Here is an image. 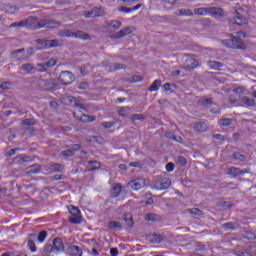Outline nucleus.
<instances>
[{
  "instance_id": "1",
  "label": "nucleus",
  "mask_w": 256,
  "mask_h": 256,
  "mask_svg": "<svg viewBox=\"0 0 256 256\" xmlns=\"http://www.w3.org/2000/svg\"><path fill=\"white\" fill-rule=\"evenodd\" d=\"M24 21V27L26 29H57L61 27V23L54 20H37L36 17H28Z\"/></svg>"
},
{
  "instance_id": "2",
  "label": "nucleus",
  "mask_w": 256,
  "mask_h": 256,
  "mask_svg": "<svg viewBox=\"0 0 256 256\" xmlns=\"http://www.w3.org/2000/svg\"><path fill=\"white\" fill-rule=\"evenodd\" d=\"M43 251L45 255H51V253H63L65 251V244L61 237H56L52 240V243L48 242L45 244Z\"/></svg>"
},
{
  "instance_id": "3",
  "label": "nucleus",
  "mask_w": 256,
  "mask_h": 256,
  "mask_svg": "<svg viewBox=\"0 0 256 256\" xmlns=\"http://www.w3.org/2000/svg\"><path fill=\"white\" fill-rule=\"evenodd\" d=\"M58 37H68L74 39H81L82 41H91V35L82 30H77L76 32L70 29L60 30L57 33Z\"/></svg>"
},
{
  "instance_id": "4",
  "label": "nucleus",
  "mask_w": 256,
  "mask_h": 256,
  "mask_svg": "<svg viewBox=\"0 0 256 256\" xmlns=\"http://www.w3.org/2000/svg\"><path fill=\"white\" fill-rule=\"evenodd\" d=\"M222 43L229 49H247V46L245 43H243V40L235 36H231L229 39L223 40Z\"/></svg>"
},
{
  "instance_id": "5",
  "label": "nucleus",
  "mask_w": 256,
  "mask_h": 256,
  "mask_svg": "<svg viewBox=\"0 0 256 256\" xmlns=\"http://www.w3.org/2000/svg\"><path fill=\"white\" fill-rule=\"evenodd\" d=\"M171 187V179L165 178L163 176L157 177L153 183V189L157 191H165Z\"/></svg>"
},
{
  "instance_id": "6",
  "label": "nucleus",
  "mask_w": 256,
  "mask_h": 256,
  "mask_svg": "<svg viewBox=\"0 0 256 256\" xmlns=\"http://www.w3.org/2000/svg\"><path fill=\"white\" fill-rule=\"evenodd\" d=\"M63 103H65V105H72V107H76L79 113H83V111L87 109L85 105L81 104V102H79V100L73 96H65L63 98Z\"/></svg>"
},
{
  "instance_id": "7",
  "label": "nucleus",
  "mask_w": 256,
  "mask_h": 256,
  "mask_svg": "<svg viewBox=\"0 0 256 256\" xmlns=\"http://www.w3.org/2000/svg\"><path fill=\"white\" fill-rule=\"evenodd\" d=\"M70 212V216L68 218V221L70 223H73L74 225H79V223H81V221H83V218L81 217V211L79 210V208L73 206L71 209H69Z\"/></svg>"
},
{
  "instance_id": "8",
  "label": "nucleus",
  "mask_w": 256,
  "mask_h": 256,
  "mask_svg": "<svg viewBox=\"0 0 256 256\" xmlns=\"http://www.w3.org/2000/svg\"><path fill=\"white\" fill-rule=\"evenodd\" d=\"M58 81L65 86L71 85V83L75 81V75H73L71 71H62L59 75Z\"/></svg>"
},
{
  "instance_id": "9",
  "label": "nucleus",
  "mask_w": 256,
  "mask_h": 256,
  "mask_svg": "<svg viewBox=\"0 0 256 256\" xmlns=\"http://www.w3.org/2000/svg\"><path fill=\"white\" fill-rule=\"evenodd\" d=\"M105 15V8L103 7H94L92 10L84 12V17L86 19H89L91 17H105Z\"/></svg>"
},
{
  "instance_id": "10",
  "label": "nucleus",
  "mask_w": 256,
  "mask_h": 256,
  "mask_svg": "<svg viewBox=\"0 0 256 256\" xmlns=\"http://www.w3.org/2000/svg\"><path fill=\"white\" fill-rule=\"evenodd\" d=\"M239 11H241V9L236 10L235 15L232 17V19L229 20L230 23H232V25H238V26L247 25L248 20Z\"/></svg>"
},
{
  "instance_id": "11",
  "label": "nucleus",
  "mask_w": 256,
  "mask_h": 256,
  "mask_svg": "<svg viewBox=\"0 0 256 256\" xmlns=\"http://www.w3.org/2000/svg\"><path fill=\"white\" fill-rule=\"evenodd\" d=\"M199 67V61H197L193 56L186 55L184 62L185 71H191V69H197Z\"/></svg>"
},
{
  "instance_id": "12",
  "label": "nucleus",
  "mask_w": 256,
  "mask_h": 256,
  "mask_svg": "<svg viewBox=\"0 0 256 256\" xmlns=\"http://www.w3.org/2000/svg\"><path fill=\"white\" fill-rule=\"evenodd\" d=\"M40 88L42 89V91H55L59 89V85L49 80H41Z\"/></svg>"
},
{
  "instance_id": "13",
  "label": "nucleus",
  "mask_w": 256,
  "mask_h": 256,
  "mask_svg": "<svg viewBox=\"0 0 256 256\" xmlns=\"http://www.w3.org/2000/svg\"><path fill=\"white\" fill-rule=\"evenodd\" d=\"M208 15L215 17L216 19H223L227 15L223 8L209 7Z\"/></svg>"
},
{
  "instance_id": "14",
  "label": "nucleus",
  "mask_w": 256,
  "mask_h": 256,
  "mask_svg": "<svg viewBox=\"0 0 256 256\" xmlns=\"http://www.w3.org/2000/svg\"><path fill=\"white\" fill-rule=\"evenodd\" d=\"M121 28V21L118 20H108L104 23V29L110 31L111 33L117 31V29Z\"/></svg>"
},
{
  "instance_id": "15",
  "label": "nucleus",
  "mask_w": 256,
  "mask_h": 256,
  "mask_svg": "<svg viewBox=\"0 0 256 256\" xmlns=\"http://www.w3.org/2000/svg\"><path fill=\"white\" fill-rule=\"evenodd\" d=\"M48 171L50 173H63L65 171V165L51 162L48 164Z\"/></svg>"
},
{
  "instance_id": "16",
  "label": "nucleus",
  "mask_w": 256,
  "mask_h": 256,
  "mask_svg": "<svg viewBox=\"0 0 256 256\" xmlns=\"http://www.w3.org/2000/svg\"><path fill=\"white\" fill-rule=\"evenodd\" d=\"M129 185L134 191H139V189H143V187H145V179L138 178L132 180L130 181Z\"/></svg>"
},
{
  "instance_id": "17",
  "label": "nucleus",
  "mask_w": 256,
  "mask_h": 256,
  "mask_svg": "<svg viewBox=\"0 0 256 256\" xmlns=\"http://www.w3.org/2000/svg\"><path fill=\"white\" fill-rule=\"evenodd\" d=\"M66 253L70 256H83V250L75 245L68 246Z\"/></svg>"
},
{
  "instance_id": "18",
  "label": "nucleus",
  "mask_w": 256,
  "mask_h": 256,
  "mask_svg": "<svg viewBox=\"0 0 256 256\" xmlns=\"http://www.w3.org/2000/svg\"><path fill=\"white\" fill-rule=\"evenodd\" d=\"M27 175H37V173H41V165L33 164L26 168Z\"/></svg>"
},
{
  "instance_id": "19",
  "label": "nucleus",
  "mask_w": 256,
  "mask_h": 256,
  "mask_svg": "<svg viewBox=\"0 0 256 256\" xmlns=\"http://www.w3.org/2000/svg\"><path fill=\"white\" fill-rule=\"evenodd\" d=\"M133 33L132 27H126L121 29L118 33L115 34V39H121V37H126V35H131Z\"/></svg>"
},
{
  "instance_id": "20",
  "label": "nucleus",
  "mask_w": 256,
  "mask_h": 256,
  "mask_svg": "<svg viewBox=\"0 0 256 256\" xmlns=\"http://www.w3.org/2000/svg\"><path fill=\"white\" fill-rule=\"evenodd\" d=\"M147 241L150 243H161L163 236L161 234L153 233L146 236Z\"/></svg>"
},
{
  "instance_id": "21",
  "label": "nucleus",
  "mask_w": 256,
  "mask_h": 256,
  "mask_svg": "<svg viewBox=\"0 0 256 256\" xmlns=\"http://www.w3.org/2000/svg\"><path fill=\"white\" fill-rule=\"evenodd\" d=\"M75 119L78 121H82V123H92V121H95V117H91L89 115L82 114L81 117L77 116V112L73 113Z\"/></svg>"
},
{
  "instance_id": "22",
  "label": "nucleus",
  "mask_w": 256,
  "mask_h": 256,
  "mask_svg": "<svg viewBox=\"0 0 256 256\" xmlns=\"http://www.w3.org/2000/svg\"><path fill=\"white\" fill-rule=\"evenodd\" d=\"M222 229L225 231H235L239 229V224L237 222H227L222 224Z\"/></svg>"
},
{
  "instance_id": "23",
  "label": "nucleus",
  "mask_w": 256,
  "mask_h": 256,
  "mask_svg": "<svg viewBox=\"0 0 256 256\" xmlns=\"http://www.w3.org/2000/svg\"><path fill=\"white\" fill-rule=\"evenodd\" d=\"M161 215L156 213H148L145 215V221H151L152 223H157L158 221H161Z\"/></svg>"
},
{
  "instance_id": "24",
  "label": "nucleus",
  "mask_w": 256,
  "mask_h": 256,
  "mask_svg": "<svg viewBox=\"0 0 256 256\" xmlns=\"http://www.w3.org/2000/svg\"><path fill=\"white\" fill-rule=\"evenodd\" d=\"M207 65L208 67H210V69H213L214 71H221V68L223 67L222 62L213 60L208 61Z\"/></svg>"
},
{
  "instance_id": "25",
  "label": "nucleus",
  "mask_w": 256,
  "mask_h": 256,
  "mask_svg": "<svg viewBox=\"0 0 256 256\" xmlns=\"http://www.w3.org/2000/svg\"><path fill=\"white\" fill-rule=\"evenodd\" d=\"M107 228L111 229L112 231H121V229H123V226L121 225V222L119 221H109L107 223Z\"/></svg>"
},
{
  "instance_id": "26",
  "label": "nucleus",
  "mask_w": 256,
  "mask_h": 256,
  "mask_svg": "<svg viewBox=\"0 0 256 256\" xmlns=\"http://www.w3.org/2000/svg\"><path fill=\"white\" fill-rule=\"evenodd\" d=\"M14 161L19 163L20 165H23V163H31V161H33V158H31V156L21 155L15 157Z\"/></svg>"
},
{
  "instance_id": "27",
  "label": "nucleus",
  "mask_w": 256,
  "mask_h": 256,
  "mask_svg": "<svg viewBox=\"0 0 256 256\" xmlns=\"http://www.w3.org/2000/svg\"><path fill=\"white\" fill-rule=\"evenodd\" d=\"M55 65H57V61L55 59H50L48 62L44 64H39V67L42 68L40 69V71H47L49 67H55Z\"/></svg>"
},
{
  "instance_id": "28",
  "label": "nucleus",
  "mask_w": 256,
  "mask_h": 256,
  "mask_svg": "<svg viewBox=\"0 0 256 256\" xmlns=\"http://www.w3.org/2000/svg\"><path fill=\"white\" fill-rule=\"evenodd\" d=\"M194 129L197 133H205V131H207V124H205V122L195 123Z\"/></svg>"
},
{
  "instance_id": "29",
  "label": "nucleus",
  "mask_w": 256,
  "mask_h": 256,
  "mask_svg": "<svg viewBox=\"0 0 256 256\" xmlns=\"http://www.w3.org/2000/svg\"><path fill=\"white\" fill-rule=\"evenodd\" d=\"M109 71H121V69H127V65L120 64V63H114L108 65Z\"/></svg>"
},
{
  "instance_id": "30",
  "label": "nucleus",
  "mask_w": 256,
  "mask_h": 256,
  "mask_svg": "<svg viewBox=\"0 0 256 256\" xmlns=\"http://www.w3.org/2000/svg\"><path fill=\"white\" fill-rule=\"evenodd\" d=\"M36 43H37V45H39V47L37 49L40 51L43 49H49V40L37 39Z\"/></svg>"
},
{
  "instance_id": "31",
  "label": "nucleus",
  "mask_w": 256,
  "mask_h": 256,
  "mask_svg": "<svg viewBox=\"0 0 256 256\" xmlns=\"http://www.w3.org/2000/svg\"><path fill=\"white\" fill-rule=\"evenodd\" d=\"M240 101L246 107H255V100H253L247 96L242 97Z\"/></svg>"
},
{
  "instance_id": "32",
  "label": "nucleus",
  "mask_w": 256,
  "mask_h": 256,
  "mask_svg": "<svg viewBox=\"0 0 256 256\" xmlns=\"http://www.w3.org/2000/svg\"><path fill=\"white\" fill-rule=\"evenodd\" d=\"M131 108L129 106L122 107L118 110L119 117H129Z\"/></svg>"
},
{
  "instance_id": "33",
  "label": "nucleus",
  "mask_w": 256,
  "mask_h": 256,
  "mask_svg": "<svg viewBox=\"0 0 256 256\" xmlns=\"http://www.w3.org/2000/svg\"><path fill=\"white\" fill-rule=\"evenodd\" d=\"M121 195V185L120 184H114L111 190V196L112 197H119Z\"/></svg>"
},
{
  "instance_id": "34",
  "label": "nucleus",
  "mask_w": 256,
  "mask_h": 256,
  "mask_svg": "<svg viewBox=\"0 0 256 256\" xmlns=\"http://www.w3.org/2000/svg\"><path fill=\"white\" fill-rule=\"evenodd\" d=\"M194 15H200V16H205V15H209V7L205 8H196L194 9Z\"/></svg>"
},
{
  "instance_id": "35",
  "label": "nucleus",
  "mask_w": 256,
  "mask_h": 256,
  "mask_svg": "<svg viewBox=\"0 0 256 256\" xmlns=\"http://www.w3.org/2000/svg\"><path fill=\"white\" fill-rule=\"evenodd\" d=\"M124 221H125L127 227H129L130 229H133L135 222L133 221V217L131 216V214H125Z\"/></svg>"
},
{
  "instance_id": "36",
  "label": "nucleus",
  "mask_w": 256,
  "mask_h": 256,
  "mask_svg": "<svg viewBox=\"0 0 256 256\" xmlns=\"http://www.w3.org/2000/svg\"><path fill=\"white\" fill-rule=\"evenodd\" d=\"M88 164L91 167L90 169H88L89 172L97 171L98 169H101V162L99 161H89Z\"/></svg>"
},
{
  "instance_id": "37",
  "label": "nucleus",
  "mask_w": 256,
  "mask_h": 256,
  "mask_svg": "<svg viewBox=\"0 0 256 256\" xmlns=\"http://www.w3.org/2000/svg\"><path fill=\"white\" fill-rule=\"evenodd\" d=\"M232 157L235 161H247V156L241 154V152H234Z\"/></svg>"
},
{
  "instance_id": "38",
  "label": "nucleus",
  "mask_w": 256,
  "mask_h": 256,
  "mask_svg": "<svg viewBox=\"0 0 256 256\" xmlns=\"http://www.w3.org/2000/svg\"><path fill=\"white\" fill-rule=\"evenodd\" d=\"M188 213L196 215L197 217H203L205 215L199 208L188 209Z\"/></svg>"
},
{
  "instance_id": "39",
  "label": "nucleus",
  "mask_w": 256,
  "mask_h": 256,
  "mask_svg": "<svg viewBox=\"0 0 256 256\" xmlns=\"http://www.w3.org/2000/svg\"><path fill=\"white\" fill-rule=\"evenodd\" d=\"M159 87H161V80H155L148 88V91H159Z\"/></svg>"
},
{
  "instance_id": "40",
  "label": "nucleus",
  "mask_w": 256,
  "mask_h": 256,
  "mask_svg": "<svg viewBox=\"0 0 256 256\" xmlns=\"http://www.w3.org/2000/svg\"><path fill=\"white\" fill-rule=\"evenodd\" d=\"M219 124L222 127H230V125H233V119L230 118H224L219 121Z\"/></svg>"
},
{
  "instance_id": "41",
  "label": "nucleus",
  "mask_w": 256,
  "mask_h": 256,
  "mask_svg": "<svg viewBox=\"0 0 256 256\" xmlns=\"http://www.w3.org/2000/svg\"><path fill=\"white\" fill-rule=\"evenodd\" d=\"M233 93L236 95H243L245 91H247V88L245 86H238L232 89Z\"/></svg>"
},
{
  "instance_id": "42",
  "label": "nucleus",
  "mask_w": 256,
  "mask_h": 256,
  "mask_svg": "<svg viewBox=\"0 0 256 256\" xmlns=\"http://www.w3.org/2000/svg\"><path fill=\"white\" fill-rule=\"evenodd\" d=\"M61 41L54 39V40H48V49H51L53 47H61Z\"/></svg>"
},
{
  "instance_id": "43",
  "label": "nucleus",
  "mask_w": 256,
  "mask_h": 256,
  "mask_svg": "<svg viewBox=\"0 0 256 256\" xmlns=\"http://www.w3.org/2000/svg\"><path fill=\"white\" fill-rule=\"evenodd\" d=\"M239 169L240 168H237V167L228 168V175H230L231 177H238Z\"/></svg>"
},
{
  "instance_id": "44",
  "label": "nucleus",
  "mask_w": 256,
  "mask_h": 256,
  "mask_svg": "<svg viewBox=\"0 0 256 256\" xmlns=\"http://www.w3.org/2000/svg\"><path fill=\"white\" fill-rule=\"evenodd\" d=\"M176 163L179 167H185V165H187V159L183 156H178L176 158Z\"/></svg>"
},
{
  "instance_id": "45",
  "label": "nucleus",
  "mask_w": 256,
  "mask_h": 256,
  "mask_svg": "<svg viewBox=\"0 0 256 256\" xmlns=\"http://www.w3.org/2000/svg\"><path fill=\"white\" fill-rule=\"evenodd\" d=\"M19 11V8L17 6L8 5L6 6V13H10V15H13V13H17Z\"/></svg>"
},
{
  "instance_id": "46",
  "label": "nucleus",
  "mask_w": 256,
  "mask_h": 256,
  "mask_svg": "<svg viewBox=\"0 0 256 256\" xmlns=\"http://www.w3.org/2000/svg\"><path fill=\"white\" fill-rule=\"evenodd\" d=\"M13 27H16L17 29H21V28L25 27L24 20L10 24L9 28L13 29Z\"/></svg>"
},
{
  "instance_id": "47",
  "label": "nucleus",
  "mask_w": 256,
  "mask_h": 256,
  "mask_svg": "<svg viewBox=\"0 0 256 256\" xmlns=\"http://www.w3.org/2000/svg\"><path fill=\"white\" fill-rule=\"evenodd\" d=\"M23 51H25L24 48H22V49H17V50H13V51L11 52V57H12V59H20L19 53H23Z\"/></svg>"
},
{
  "instance_id": "48",
  "label": "nucleus",
  "mask_w": 256,
  "mask_h": 256,
  "mask_svg": "<svg viewBox=\"0 0 256 256\" xmlns=\"http://www.w3.org/2000/svg\"><path fill=\"white\" fill-rule=\"evenodd\" d=\"M180 15L184 17H193V12L190 9H180Z\"/></svg>"
},
{
  "instance_id": "49",
  "label": "nucleus",
  "mask_w": 256,
  "mask_h": 256,
  "mask_svg": "<svg viewBox=\"0 0 256 256\" xmlns=\"http://www.w3.org/2000/svg\"><path fill=\"white\" fill-rule=\"evenodd\" d=\"M45 239H47V231L42 230V231L38 234V241H39V243H43V241H45Z\"/></svg>"
},
{
  "instance_id": "50",
  "label": "nucleus",
  "mask_w": 256,
  "mask_h": 256,
  "mask_svg": "<svg viewBox=\"0 0 256 256\" xmlns=\"http://www.w3.org/2000/svg\"><path fill=\"white\" fill-rule=\"evenodd\" d=\"M22 125L25 127H33L35 125V120L34 119H25L22 121Z\"/></svg>"
},
{
  "instance_id": "51",
  "label": "nucleus",
  "mask_w": 256,
  "mask_h": 256,
  "mask_svg": "<svg viewBox=\"0 0 256 256\" xmlns=\"http://www.w3.org/2000/svg\"><path fill=\"white\" fill-rule=\"evenodd\" d=\"M244 237L248 239V241H254V239H256V235L253 232H246Z\"/></svg>"
},
{
  "instance_id": "52",
  "label": "nucleus",
  "mask_w": 256,
  "mask_h": 256,
  "mask_svg": "<svg viewBox=\"0 0 256 256\" xmlns=\"http://www.w3.org/2000/svg\"><path fill=\"white\" fill-rule=\"evenodd\" d=\"M28 247L32 253H35L37 251V246L35 245V242L33 240L28 241Z\"/></svg>"
},
{
  "instance_id": "53",
  "label": "nucleus",
  "mask_w": 256,
  "mask_h": 256,
  "mask_svg": "<svg viewBox=\"0 0 256 256\" xmlns=\"http://www.w3.org/2000/svg\"><path fill=\"white\" fill-rule=\"evenodd\" d=\"M61 155H62L63 157H73L74 153H73V150H71V148H70V149H68V150L62 151V152H61Z\"/></svg>"
},
{
  "instance_id": "54",
  "label": "nucleus",
  "mask_w": 256,
  "mask_h": 256,
  "mask_svg": "<svg viewBox=\"0 0 256 256\" xmlns=\"http://www.w3.org/2000/svg\"><path fill=\"white\" fill-rule=\"evenodd\" d=\"M201 105H212L213 100L211 98H201Z\"/></svg>"
},
{
  "instance_id": "55",
  "label": "nucleus",
  "mask_w": 256,
  "mask_h": 256,
  "mask_svg": "<svg viewBox=\"0 0 256 256\" xmlns=\"http://www.w3.org/2000/svg\"><path fill=\"white\" fill-rule=\"evenodd\" d=\"M32 69H33V66L31 64L22 65V71H25L26 73H31Z\"/></svg>"
},
{
  "instance_id": "56",
  "label": "nucleus",
  "mask_w": 256,
  "mask_h": 256,
  "mask_svg": "<svg viewBox=\"0 0 256 256\" xmlns=\"http://www.w3.org/2000/svg\"><path fill=\"white\" fill-rule=\"evenodd\" d=\"M175 169V164H173L172 162H169L166 164V171H168V173H171V171H174Z\"/></svg>"
},
{
  "instance_id": "57",
  "label": "nucleus",
  "mask_w": 256,
  "mask_h": 256,
  "mask_svg": "<svg viewBox=\"0 0 256 256\" xmlns=\"http://www.w3.org/2000/svg\"><path fill=\"white\" fill-rule=\"evenodd\" d=\"M101 125H102V127H104V129H111V127H113V125H115V123H113V122H102Z\"/></svg>"
},
{
  "instance_id": "58",
  "label": "nucleus",
  "mask_w": 256,
  "mask_h": 256,
  "mask_svg": "<svg viewBox=\"0 0 256 256\" xmlns=\"http://www.w3.org/2000/svg\"><path fill=\"white\" fill-rule=\"evenodd\" d=\"M129 167H136L138 169H141V167H143V164H141V162H130Z\"/></svg>"
},
{
  "instance_id": "59",
  "label": "nucleus",
  "mask_w": 256,
  "mask_h": 256,
  "mask_svg": "<svg viewBox=\"0 0 256 256\" xmlns=\"http://www.w3.org/2000/svg\"><path fill=\"white\" fill-rule=\"evenodd\" d=\"M9 85H11V83L5 81V82H0V89L6 90L9 89Z\"/></svg>"
},
{
  "instance_id": "60",
  "label": "nucleus",
  "mask_w": 256,
  "mask_h": 256,
  "mask_svg": "<svg viewBox=\"0 0 256 256\" xmlns=\"http://www.w3.org/2000/svg\"><path fill=\"white\" fill-rule=\"evenodd\" d=\"M89 88V84L82 82L78 85V89H81L82 91H85L86 89Z\"/></svg>"
},
{
  "instance_id": "61",
  "label": "nucleus",
  "mask_w": 256,
  "mask_h": 256,
  "mask_svg": "<svg viewBox=\"0 0 256 256\" xmlns=\"http://www.w3.org/2000/svg\"><path fill=\"white\" fill-rule=\"evenodd\" d=\"M79 149H81V145L79 144H73L70 147V150L72 151V153H75V151H79Z\"/></svg>"
},
{
  "instance_id": "62",
  "label": "nucleus",
  "mask_w": 256,
  "mask_h": 256,
  "mask_svg": "<svg viewBox=\"0 0 256 256\" xmlns=\"http://www.w3.org/2000/svg\"><path fill=\"white\" fill-rule=\"evenodd\" d=\"M223 209H231L233 207V204L231 202L225 201L222 204Z\"/></svg>"
},
{
  "instance_id": "63",
  "label": "nucleus",
  "mask_w": 256,
  "mask_h": 256,
  "mask_svg": "<svg viewBox=\"0 0 256 256\" xmlns=\"http://www.w3.org/2000/svg\"><path fill=\"white\" fill-rule=\"evenodd\" d=\"M110 255L111 256H118L119 255V250L117 248H111L110 249Z\"/></svg>"
},
{
  "instance_id": "64",
  "label": "nucleus",
  "mask_w": 256,
  "mask_h": 256,
  "mask_svg": "<svg viewBox=\"0 0 256 256\" xmlns=\"http://www.w3.org/2000/svg\"><path fill=\"white\" fill-rule=\"evenodd\" d=\"M119 11H121L122 13H132V8H127V7H121L119 9Z\"/></svg>"
}]
</instances>
